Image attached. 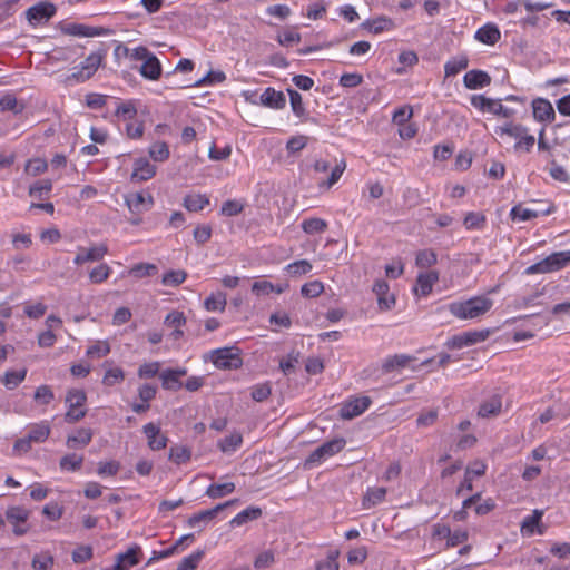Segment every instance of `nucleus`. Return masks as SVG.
<instances>
[{
  "instance_id": "1",
  "label": "nucleus",
  "mask_w": 570,
  "mask_h": 570,
  "mask_svg": "<svg viewBox=\"0 0 570 570\" xmlns=\"http://www.w3.org/2000/svg\"><path fill=\"white\" fill-rule=\"evenodd\" d=\"M493 305L490 298L475 296L465 302H454L449 305L452 315L461 320H472L484 315Z\"/></svg>"
},
{
  "instance_id": "2",
  "label": "nucleus",
  "mask_w": 570,
  "mask_h": 570,
  "mask_svg": "<svg viewBox=\"0 0 570 570\" xmlns=\"http://www.w3.org/2000/svg\"><path fill=\"white\" fill-rule=\"evenodd\" d=\"M568 264H570V250L557 252L529 266L527 274L551 273L566 267Z\"/></svg>"
},
{
  "instance_id": "3",
  "label": "nucleus",
  "mask_w": 570,
  "mask_h": 570,
  "mask_svg": "<svg viewBox=\"0 0 570 570\" xmlns=\"http://www.w3.org/2000/svg\"><path fill=\"white\" fill-rule=\"evenodd\" d=\"M107 55L106 49H99L90 53L82 62L79 70L75 71L69 78L77 81H86L90 79L98 68L101 66L102 60Z\"/></svg>"
},
{
  "instance_id": "4",
  "label": "nucleus",
  "mask_w": 570,
  "mask_h": 570,
  "mask_svg": "<svg viewBox=\"0 0 570 570\" xmlns=\"http://www.w3.org/2000/svg\"><path fill=\"white\" fill-rule=\"evenodd\" d=\"M212 362L218 368L232 370L242 365V357L237 347H223L212 352Z\"/></svg>"
},
{
  "instance_id": "5",
  "label": "nucleus",
  "mask_w": 570,
  "mask_h": 570,
  "mask_svg": "<svg viewBox=\"0 0 570 570\" xmlns=\"http://www.w3.org/2000/svg\"><path fill=\"white\" fill-rule=\"evenodd\" d=\"M86 400L87 396L82 390H71L68 392L66 402L69 404V409L65 415L67 422L75 423L85 417L86 410L81 407L85 405Z\"/></svg>"
},
{
  "instance_id": "6",
  "label": "nucleus",
  "mask_w": 570,
  "mask_h": 570,
  "mask_svg": "<svg viewBox=\"0 0 570 570\" xmlns=\"http://www.w3.org/2000/svg\"><path fill=\"white\" fill-rule=\"evenodd\" d=\"M490 335L489 330L482 331H469L459 335L452 336L448 342L449 348H462L464 346H471L476 343L485 341Z\"/></svg>"
},
{
  "instance_id": "7",
  "label": "nucleus",
  "mask_w": 570,
  "mask_h": 570,
  "mask_svg": "<svg viewBox=\"0 0 570 570\" xmlns=\"http://www.w3.org/2000/svg\"><path fill=\"white\" fill-rule=\"evenodd\" d=\"M345 446L344 439H334L323 443L321 446L315 449L308 456L307 463H318L323 459L332 456L343 450Z\"/></svg>"
},
{
  "instance_id": "8",
  "label": "nucleus",
  "mask_w": 570,
  "mask_h": 570,
  "mask_svg": "<svg viewBox=\"0 0 570 570\" xmlns=\"http://www.w3.org/2000/svg\"><path fill=\"white\" fill-rule=\"evenodd\" d=\"M371 403L368 396L354 397L342 405L340 415L344 420H352L364 413Z\"/></svg>"
},
{
  "instance_id": "9",
  "label": "nucleus",
  "mask_w": 570,
  "mask_h": 570,
  "mask_svg": "<svg viewBox=\"0 0 570 570\" xmlns=\"http://www.w3.org/2000/svg\"><path fill=\"white\" fill-rule=\"evenodd\" d=\"M237 502H238V499H233V500L226 501L224 503H220L213 509L204 510L198 513H195L194 515H191L188 519V525L190 528H196V527H200L202 524H206L209 521H212L218 514V512L223 511L224 509H226L233 504H236Z\"/></svg>"
},
{
  "instance_id": "10",
  "label": "nucleus",
  "mask_w": 570,
  "mask_h": 570,
  "mask_svg": "<svg viewBox=\"0 0 570 570\" xmlns=\"http://www.w3.org/2000/svg\"><path fill=\"white\" fill-rule=\"evenodd\" d=\"M107 253L108 247L106 244L94 245L89 248L79 247L73 263L76 265H82L88 262H99Z\"/></svg>"
},
{
  "instance_id": "11",
  "label": "nucleus",
  "mask_w": 570,
  "mask_h": 570,
  "mask_svg": "<svg viewBox=\"0 0 570 570\" xmlns=\"http://www.w3.org/2000/svg\"><path fill=\"white\" fill-rule=\"evenodd\" d=\"M56 13V7L49 2H39L27 10L28 21L36 26L48 21Z\"/></svg>"
},
{
  "instance_id": "12",
  "label": "nucleus",
  "mask_w": 570,
  "mask_h": 570,
  "mask_svg": "<svg viewBox=\"0 0 570 570\" xmlns=\"http://www.w3.org/2000/svg\"><path fill=\"white\" fill-rule=\"evenodd\" d=\"M61 31L66 35L80 37H96L110 33L109 29L102 27H90L79 23H67L61 26Z\"/></svg>"
},
{
  "instance_id": "13",
  "label": "nucleus",
  "mask_w": 570,
  "mask_h": 570,
  "mask_svg": "<svg viewBox=\"0 0 570 570\" xmlns=\"http://www.w3.org/2000/svg\"><path fill=\"white\" fill-rule=\"evenodd\" d=\"M126 204L132 214L140 215L151 207L154 199L149 194L134 193L126 197Z\"/></svg>"
},
{
  "instance_id": "14",
  "label": "nucleus",
  "mask_w": 570,
  "mask_h": 570,
  "mask_svg": "<svg viewBox=\"0 0 570 570\" xmlns=\"http://www.w3.org/2000/svg\"><path fill=\"white\" fill-rule=\"evenodd\" d=\"M373 292L377 297V304L381 311H389L395 305L394 295L390 294V287L385 281H376L373 285Z\"/></svg>"
},
{
  "instance_id": "15",
  "label": "nucleus",
  "mask_w": 570,
  "mask_h": 570,
  "mask_svg": "<svg viewBox=\"0 0 570 570\" xmlns=\"http://www.w3.org/2000/svg\"><path fill=\"white\" fill-rule=\"evenodd\" d=\"M144 433L148 440V446L158 451L167 446L168 438L161 434L159 426L150 422L144 426Z\"/></svg>"
},
{
  "instance_id": "16",
  "label": "nucleus",
  "mask_w": 570,
  "mask_h": 570,
  "mask_svg": "<svg viewBox=\"0 0 570 570\" xmlns=\"http://www.w3.org/2000/svg\"><path fill=\"white\" fill-rule=\"evenodd\" d=\"M501 409L502 396L494 394L480 404L478 415L482 419L495 417L501 413Z\"/></svg>"
},
{
  "instance_id": "17",
  "label": "nucleus",
  "mask_w": 570,
  "mask_h": 570,
  "mask_svg": "<svg viewBox=\"0 0 570 570\" xmlns=\"http://www.w3.org/2000/svg\"><path fill=\"white\" fill-rule=\"evenodd\" d=\"M141 550L139 547H131L126 552L119 553L116 558V563L111 570H127L130 567H135L139 562V554Z\"/></svg>"
},
{
  "instance_id": "18",
  "label": "nucleus",
  "mask_w": 570,
  "mask_h": 570,
  "mask_svg": "<svg viewBox=\"0 0 570 570\" xmlns=\"http://www.w3.org/2000/svg\"><path fill=\"white\" fill-rule=\"evenodd\" d=\"M463 81L468 89L475 90L489 86L491 77L482 70H470L465 73Z\"/></svg>"
},
{
  "instance_id": "19",
  "label": "nucleus",
  "mask_w": 570,
  "mask_h": 570,
  "mask_svg": "<svg viewBox=\"0 0 570 570\" xmlns=\"http://www.w3.org/2000/svg\"><path fill=\"white\" fill-rule=\"evenodd\" d=\"M259 101L265 107L282 109L285 107L286 98L282 91H276L274 88H267L261 95Z\"/></svg>"
},
{
  "instance_id": "20",
  "label": "nucleus",
  "mask_w": 570,
  "mask_h": 570,
  "mask_svg": "<svg viewBox=\"0 0 570 570\" xmlns=\"http://www.w3.org/2000/svg\"><path fill=\"white\" fill-rule=\"evenodd\" d=\"M156 174V167L147 159L140 158L135 161L131 179L137 181H146Z\"/></svg>"
},
{
  "instance_id": "21",
  "label": "nucleus",
  "mask_w": 570,
  "mask_h": 570,
  "mask_svg": "<svg viewBox=\"0 0 570 570\" xmlns=\"http://www.w3.org/2000/svg\"><path fill=\"white\" fill-rule=\"evenodd\" d=\"M140 75L149 80H157L161 75V65L158 58L151 52L149 57L142 61L139 69Z\"/></svg>"
},
{
  "instance_id": "22",
  "label": "nucleus",
  "mask_w": 570,
  "mask_h": 570,
  "mask_svg": "<svg viewBox=\"0 0 570 570\" xmlns=\"http://www.w3.org/2000/svg\"><path fill=\"white\" fill-rule=\"evenodd\" d=\"M187 374L186 368L166 370L160 373L163 387L165 390L176 391L181 386L180 377Z\"/></svg>"
},
{
  "instance_id": "23",
  "label": "nucleus",
  "mask_w": 570,
  "mask_h": 570,
  "mask_svg": "<svg viewBox=\"0 0 570 570\" xmlns=\"http://www.w3.org/2000/svg\"><path fill=\"white\" fill-rule=\"evenodd\" d=\"M438 279L439 274L434 271L420 274L416 279V287L414 288L415 293L422 296L429 295Z\"/></svg>"
},
{
  "instance_id": "24",
  "label": "nucleus",
  "mask_w": 570,
  "mask_h": 570,
  "mask_svg": "<svg viewBox=\"0 0 570 570\" xmlns=\"http://www.w3.org/2000/svg\"><path fill=\"white\" fill-rule=\"evenodd\" d=\"M501 38V32L494 23H487L475 32V39L482 43L493 46Z\"/></svg>"
},
{
  "instance_id": "25",
  "label": "nucleus",
  "mask_w": 570,
  "mask_h": 570,
  "mask_svg": "<svg viewBox=\"0 0 570 570\" xmlns=\"http://www.w3.org/2000/svg\"><path fill=\"white\" fill-rule=\"evenodd\" d=\"M533 117L539 121H551L554 119L552 105L546 99H535L532 104Z\"/></svg>"
},
{
  "instance_id": "26",
  "label": "nucleus",
  "mask_w": 570,
  "mask_h": 570,
  "mask_svg": "<svg viewBox=\"0 0 570 570\" xmlns=\"http://www.w3.org/2000/svg\"><path fill=\"white\" fill-rule=\"evenodd\" d=\"M119 51H122L125 57H128L135 61H145L151 53L146 47L142 46L129 49L128 47L118 43L114 52L117 59H119Z\"/></svg>"
},
{
  "instance_id": "27",
  "label": "nucleus",
  "mask_w": 570,
  "mask_h": 570,
  "mask_svg": "<svg viewBox=\"0 0 570 570\" xmlns=\"http://www.w3.org/2000/svg\"><path fill=\"white\" fill-rule=\"evenodd\" d=\"M227 305L226 294L217 292L207 297L204 302V306L208 312H224Z\"/></svg>"
},
{
  "instance_id": "28",
  "label": "nucleus",
  "mask_w": 570,
  "mask_h": 570,
  "mask_svg": "<svg viewBox=\"0 0 570 570\" xmlns=\"http://www.w3.org/2000/svg\"><path fill=\"white\" fill-rule=\"evenodd\" d=\"M262 515V509L257 507H249L239 512L235 518L232 519L230 524L240 527L248 521L258 519Z\"/></svg>"
},
{
  "instance_id": "29",
  "label": "nucleus",
  "mask_w": 570,
  "mask_h": 570,
  "mask_svg": "<svg viewBox=\"0 0 570 570\" xmlns=\"http://www.w3.org/2000/svg\"><path fill=\"white\" fill-rule=\"evenodd\" d=\"M50 434V425L47 422L33 424L28 433L29 440L35 443L45 442Z\"/></svg>"
},
{
  "instance_id": "30",
  "label": "nucleus",
  "mask_w": 570,
  "mask_h": 570,
  "mask_svg": "<svg viewBox=\"0 0 570 570\" xmlns=\"http://www.w3.org/2000/svg\"><path fill=\"white\" fill-rule=\"evenodd\" d=\"M386 495V489L385 488H371L367 490L366 494L363 498V505L364 508L368 509L372 508L379 503H381Z\"/></svg>"
},
{
  "instance_id": "31",
  "label": "nucleus",
  "mask_w": 570,
  "mask_h": 570,
  "mask_svg": "<svg viewBox=\"0 0 570 570\" xmlns=\"http://www.w3.org/2000/svg\"><path fill=\"white\" fill-rule=\"evenodd\" d=\"M235 488H236V485L233 482H226V483H222V484H210L206 489L205 493L207 497H209L212 499H219V498H223V497L234 492Z\"/></svg>"
},
{
  "instance_id": "32",
  "label": "nucleus",
  "mask_w": 570,
  "mask_h": 570,
  "mask_svg": "<svg viewBox=\"0 0 570 570\" xmlns=\"http://www.w3.org/2000/svg\"><path fill=\"white\" fill-rule=\"evenodd\" d=\"M208 204H209V199L205 195H200V194H190V195H187L184 199V206L189 212L202 210Z\"/></svg>"
},
{
  "instance_id": "33",
  "label": "nucleus",
  "mask_w": 570,
  "mask_h": 570,
  "mask_svg": "<svg viewBox=\"0 0 570 570\" xmlns=\"http://www.w3.org/2000/svg\"><path fill=\"white\" fill-rule=\"evenodd\" d=\"M327 228V223L321 218H309L302 222V229L306 234H321Z\"/></svg>"
},
{
  "instance_id": "34",
  "label": "nucleus",
  "mask_w": 570,
  "mask_h": 570,
  "mask_svg": "<svg viewBox=\"0 0 570 570\" xmlns=\"http://www.w3.org/2000/svg\"><path fill=\"white\" fill-rule=\"evenodd\" d=\"M187 273L183 269L169 271L163 275L161 283L165 286L177 287L185 282Z\"/></svg>"
},
{
  "instance_id": "35",
  "label": "nucleus",
  "mask_w": 570,
  "mask_h": 570,
  "mask_svg": "<svg viewBox=\"0 0 570 570\" xmlns=\"http://www.w3.org/2000/svg\"><path fill=\"white\" fill-rule=\"evenodd\" d=\"M345 169L346 161L341 159L332 169L328 179L318 184L320 188L330 189L334 184L338 181Z\"/></svg>"
},
{
  "instance_id": "36",
  "label": "nucleus",
  "mask_w": 570,
  "mask_h": 570,
  "mask_svg": "<svg viewBox=\"0 0 570 570\" xmlns=\"http://www.w3.org/2000/svg\"><path fill=\"white\" fill-rule=\"evenodd\" d=\"M242 442L243 438L239 433H232L230 435L219 441L218 448L225 453L234 452L237 448L240 446Z\"/></svg>"
},
{
  "instance_id": "37",
  "label": "nucleus",
  "mask_w": 570,
  "mask_h": 570,
  "mask_svg": "<svg viewBox=\"0 0 570 570\" xmlns=\"http://www.w3.org/2000/svg\"><path fill=\"white\" fill-rule=\"evenodd\" d=\"M411 360L412 357L407 355H394L384 362L382 368L385 373H390L394 368L407 366Z\"/></svg>"
},
{
  "instance_id": "38",
  "label": "nucleus",
  "mask_w": 570,
  "mask_h": 570,
  "mask_svg": "<svg viewBox=\"0 0 570 570\" xmlns=\"http://www.w3.org/2000/svg\"><path fill=\"white\" fill-rule=\"evenodd\" d=\"M92 438L91 430L89 429H80L77 431L75 435L68 436L67 444L69 448H75L76 443L85 446L90 443Z\"/></svg>"
},
{
  "instance_id": "39",
  "label": "nucleus",
  "mask_w": 570,
  "mask_h": 570,
  "mask_svg": "<svg viewBox=\"0 0 570 570\" xmlns=\"http://www.w3.org/2000/svg\"><path fill=\"white\" fill-rule=\"evenodd\" d=\"M149 156L155 161H165L169 157V148L166 142L157 141L149 148Z\"/></svg>"
},
{
  "instance_id": "40",
  "label": "nucleus",
  "mask_w": 570,
  "mask_h": 570,
  "mask_svg": "<svg viewBox=\"0 0 570 570\" xmlns=\"http://www.w3.org/2000/svg\"><path fill=\"white\" fill-rule=\"evenodd\" d=\"M125 380V373L120 367L108 368L102 377V383L106 386H114Z\"/></svg>"
},
{
  "instance_id": "41",
  "label": "nucleus",
  "mask_w": 570,
  "mask_h": 570,
  "mask_svg": "<svg viewBox=\"0 0 570 570\" xmlns=\"http://www.w3.org/2000/svg\"><path fill=\"white\" fill-rule=\"evenodd\" d=\"M6 515L10 523H12L13 525H17L19 523H23L27 521V519L29 517V512L24 508L12 507L7 510Z\"/></svg>"
},
{
  "instance_id": "42",
  "label": "nucleus",
  "mask_w": 570,
  "mask_h": 570,
  "mask_svg": "<svg viewBox=\"0 0 570 570\" xmlns=\"http://www.w3.org/2000/svg\"><path fill=\"white\" fill-rule=\"evenodd\" d=\"M468 59L465 57L452 59L448 61L444 66V71L446 77H452L459 73L460 71L466 69Z\"/></svg>"
},
{
  "instance_id": "43",
  "label": "nucleus",
  "mask_w": 570,
  "mask_h": 570,
  "mask_svg": "<svg viewBox=\"0 0 570 570\" xmlns=\"http://www.w3.org/2000/svg\"><path fill=\"white\" fill-rule=\"evenodd\" d=\"M510 216L512 220L527 222L538 217V213L528 208H523L522 205L519 204L512 207Z\"/></svg>"
},
{
  "instance_id": "44",
  "label": "nucleus",
  "mask_w": 570,
  "mask_h": 570,
  "mask_svg": "<svg viewBox=\"0 0 570 570\" xmlns=\"http://www.w3.org/2000/svg\"><path fill=\"white\" fill-rule=\"evenodd\" d=\"M498 135H508L513 138H520L527 132V128L519 124L509 122L505 126L495 129Z\"/></svg>"
},
{
  "instance_id": "45",
  "label": "nucleus",
  "mask_w": 570,
  "mask_h": 570,
  "mask_svg": "<svg viewBox=\"0 0 570 570\" xmlns=\"http://www.w3.org/2000/svg\"><path fill=\"white\" fill-rule=\"evenodd\" d=\"M27 371H11L7 372L2 379V383L10 390L17 387L24 379Z\"/></svg>"
},
{
  "instance_id": "46",
  "label": "nucleus",
  "mask_w": 570,
  "mask_h": 570,
  "mask_svg": "<svg viewBox=\"0 0 570 570\" xmlns=\"http://www.w3.org/2000/svg\"><path fill=\"white\" fill-rule=\"evenodd\" d=\"M110 273L111 268L107 264H100L89 273V279L94 284H100L109 277Z\"/></svg>"
},
{
  "instance_id": "47",
  "label": "nucleus",
  "mask_w": 570,
  "mask_h": 570,
  "mask_svg": "<svg viewBox=\"0 0 570 570\" xmlns=\"http://www.w3.org/2000/svg\"><path fill=\"white\" fill-rule=\"evenodd\" d=\"M157 273V266L150 263H139L131 267L130 274L137 278L151 276Z\"/></svg>"
},
{
  "instance_id": "48",
  "label": "nucleus",
  "mask_w": 570,
  "mask_h": 570,
  "mask_svg": "<svg viewBox=\"0 0 570 570\" xmlns=\"http://www.w3.org/2000/svg\"><path fill=\"white\" fill-rule=\"evenodd\" d=\"M548 161L550 164V170H549L550 176L554 180H558L561 183H568L570 180V176L567 173V170L562 166L558 165L553 158L549 157Z\"/></svg>"
},
{
  "instance_id": "49",
  "label": "nucleus",
  "mask_w": 570,
  "mask_h": 570,
  "mask_svg": "<svg viewBox=\"0 0 570 570\" xmlns=\"http://www.w3.org/2000/svg\"><path fill=\"white\" fill-rule=\"evenodd\" d=\"M204 556L203 551H196L184 558L176 570H195Z\"/></svg>"
},
{
  "instance_id": "50",
  "label": "nucleus",
  "mask_w": 570,
  "mask_h": 570,
  "mask_svg": "<svg viewBox=\"0 0 570 570\" xmlns=\"http://www.w3.org/2000/svg\"><path fill=\"white\" fill-rule=\"evenodd\" d=\"M415 263L421 268H426L436 263V254L433 250H420L416 255Z\"/></svg>"
},
{
  "instance_id": "51",
  "label": "nucleus",
  "mask_w": 570,
  "mask_h": 570,
  "mask_svg": "<svg viewBox=\"0 0 570 570\" xmlns=\"http://www.w3.org/2000/svg\"><path fill=\"white\" fill-rule=\"evenodd\" d=\"M190 459V451L185 446H173L169 451V460L176 464H181Z\"/></svg>"
},
{
  "instance_id": "52",
  "label": "nucleus",
  "mask_w": 570,
  "mask_h": 570,
  "mask_svg": "<svg viewBox=\"0 0 570 570\" xmlns=\"http://www.w3.org/2000/svg\"><path fill=\"white\" fill-rule=\"evenodd\" d=\"M83 458L77 454L65 455L60 460V468L63 470L77 471L82 465Z\"/></svg>"
},
{
  "instance_id": "53",
  "label": "nucleus",
  "mask_w": 570,
  "mask_h": 570,
  "mask_svg": "<svg viewBox=\"0 0 570 570\" xmlns=\"http://www.w3.org/2000/svg\"><path fill=\"white\" fill-rule=\"evenodd\" d=\"M287 92H288V96H289V101H291V106H292L293 112L297 117L304 116L305 108H304V105H303V100H302L301 94L297 92L294 89H287Z\"/></svg>"
},
{
  "instance_id": "54",
  "label": "nucleus",
  "mask_w": 570,
  "mask_h": 570,
  "mask_svg": "<svg viewBox=\"0 0 570 570\" xmlns=\"http://www.w3.org/2000/svg\"><path fill=\"white\" fill-rule=\"evenodd\" d=\"M109 352H110L109 343L106 341H98L96 344L91 345L87 350V355L89 357L101 358V357L106 356L107 354H109Z\"/></svg>"
},
{
  "instance_id": "55",
  "label": "nucleus",
  "mask_w": 570,
  "mask_h": 570,
  "mask_svg": "<svg viewBox=\"0 0 570 570\" xmlns=\"http://www.w3.org/2000/svg\"><path fill=\"white\" fill-rule=\"evenodd\" d=\"M324 291V285L320 281H313L302 286L301 293L305 297H317Z\"/></svg>"
},
{
  "instance_id": "56",
  "label": "nucleus",
  "mask_w": 570,
  "mask_h": 570,
  "mask_svg": "<svg viewBox=\"0 0 570 570\" xmlns=\"http://www.w3.org/2000/svg\"><path fill=\"white\" fill-rule=\"evenodd\" d=\"M287 271L293 276L304 275L312 271V264L306 259L297 261L289 264Z\"/></svg>"
},
{
  "instance_id": "57",
  "label": "nucleus",
  "mask_w": 570,
  "mask_h": 570,
  "mask_svg": "<svg viewBox=\"0 0 570 570\" xmlns=\"http://www.w3.org/2000/svg\"><path fill=\"white\" fill-rule=\"evenodd\" d=\"M340 552L337 550L330 551L326 560L317 564L316 570H338L340 564L337 558Z\"/></svg>"
},
{
  "instance_id": "58",
  "label": "nucleus",
  "mask_w": 570,
  "mask_h": 570,
  "mask_svg": "<svg viewBox=\"0 0 570 570\" xmlns=\"http://www.w3.org/2000/svg\"><path fill=\"white\" fill-rule=\"evenodd\" d=\"M244 209V205L234 199L226 200L220 209V214L224 216H236L240 214Z\"/></svg>"
},
{
  "instance_id": "59",
  "label": "nucleus",
  "mask_w": 570,
  "mask_h": 570,
  "mask_svg": "<svg viewBox=\"0 0 570 570\" xmlns=\"http://www.w3.org/2000/svg\"><path fill=\"white\" fill-rule=\"evenodd\" d=\"M226 76L223 71H209L205 77L197 80L195 82L196 87L205 86V85H213V83H220L225 81Z\"/></svg>"
},
{
  "instance_id": "60",
  "label": "nucleus",
  "mask_w": 570,
  "mask_h": 570,
  "mask_svg": "<svg viewBox=\"0 0 570 570\" xmlns=\"http://www.w3.org/2000/svg\"><path fill=\"white\" fill-rule=\"evenodd\" d=\"M186 323V317L183 312L179 311H173L170 312L165 321L164 324L168 327L173 328H180Z\"/></svg>"
},
{
  "instance_id": "61",
  "label": "nucleus",
  "mask_w": 570,
  "mask_h": 570,
  "mask_svg": "<svg viewBox=\"0 0 570 570\" xmlns=\"http://www.w3.org/2000/svg\"><path fill=\"white\" fill-rule=\"evenodd\" d=\"M32 567L35 570H47L53 567V558L49 553H40L33 557Z\"/></svg>"
},
{
  "instance_id": "62",
  "label": "nucleus",
  "mask_w": 570,
  "mask_h": 570,
  "mask_svg": "<svg viewBox=\"0 0 570 570\" xmlns=\"http://www.w3.org/2000/svg\"><path fill=\"white\" fill-rule=\"evenodd\" d=\"M274 563H275V554H274V552L267 550V551L261 552L256 557L254 566L257 569H262V568H269V567L274 566Z\"/></svg>"
},
{
  "instance_id": "63",
  "label": "nucleus",
  "mask_w": 570,
  "mask_h": 570,
  "mask_svg": "<svg viewBox=\"0 0 570 570\" xmlns=\"http://www.w3.org/2000/svg\"><path fill=\"white\" fill-rule=\"evenodd\" d=\"M485 222L484 215L481 213H469L464 218V226L466 229L480 228Z\"/></svg>"
},
{
  "instance_id": "64",
  "label": "nucleus",
  "mask_w": 570,
  "mask_h": 570,
  "mask_svg": "<svg viewBox=\"0 0 570 570\" xmlns=\"http://www.w3.org/2000/svg\"><path fill=\"white\" fill-rule=\"evenodd\" d=\"M307 140L308 138L303 135L292 137L286 144V149L291 154L298 153L303 148H305V146L307 145Z\"/></svg>"
}]
</instances>
